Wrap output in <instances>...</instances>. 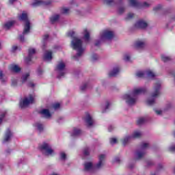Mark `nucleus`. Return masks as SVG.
<instances>
[{"mask_svg":"<svg viewBox=\"0 0 175 175\" xmlns=\"http://www.w3.org/2000/svg\"><path fill=\"white\" fill-rule=\"evenodd\" d=\"M1 49H2V44L0 42V50H1Z\"/></svg>","mask_w":175,"mask_h":175,"instance_id":"69168bd1","label":"nucleus"},{"mask_svg":"<svg viewBox=\"0 0 175 175\" xmlns=\"http://www.w3.org/2000/svg\"><path fill=\"white\" fill-rule=\"evenodd\" d=\"M16 1H17V0H9V4L13 5V3H14V2H16Z\"/></svg>","mask_w":175,"mask_h":175,"instance_id":"13d9d810","label":"nucleus"},{"mask_svg":"<svg viewBox=\"0 0 175 175\" xmlns=\"http://www.w3.org/2000/svg\"><path fill=\"white\" fill-rule=\"evenodd\" d=\"M35 126L37 128L39 132H42V131H43L44 126L42 124V123H36Z\"/></svg>","mask_w":175,"mask_h":175,"instance_id":"c756f323","label":"nucleus"},{"mask_svg":"<svg viewBox=\"0 0 175 175\" xmlns=\"http://www.w3.org/2000/svg\"><path fill=\"white\" fill-rule=\"evenodd\" d=\"M10 70L14 73H20L21 68L17 64H11L10 66Z\"/></svg>","mask_w":175,"mask_h":175,"instance_id":"6ab92c4d","label":"nucleus"},{"mask_svg":"<svg viewBox=\"0 0 175 175\" xmlns=\"http://www.w3.org/2000/svg\"><path fill=\"white\" fill-rule=\"evenodd\" d=\"M29 77V72H27L26 74L23 75L22 77V83H25Z\"/></svg>","mask_w":175,"mask_h":175,"instance_id":"2f4dec72","label":"nucleus"},{"mask_svg":"<svg viewBox=\"0 0 175 175\" xmlns=\"http://www.w3.org/2000/svg\"><path fill=\"white\" fill-rule=\"evenodd\" d=\"M60 107H61V105L58 103L53 105V109H54V110H58V109H59Z\"/></svg>","mask_w":175,"mask_h":175,"instance_id":"e433bc0d","label":"nucleus"},{"mask_svg":"<svg viewBox=\"0 0 175 175\" xmlns=\"http://www.w3.org/2000/svg\"><path fill=\"white\" fill-rule=\"evenodd\" d=\"M148 143H142L141 145V150L136 152L135 158H137V159H141V158H143V157L146 155L145 150L146 148H148Z\"/></svg>","mask_w":175,"mask_h":175,"instance_id":"9b49d317","label":"nucleus"},{"mask_svg":"<svg viewBox=\"0 0 175 175\" xmlns=\"http://www.w3.org/2000/svg\"><path fill=\"white\" fill-rule=\"evenodd\" d=\"M40 113L44 116V117H45V118H50L51 117V113H50V111H49V109H42Z\"/></svg>","mask_w":175,"mask_h":175,"instance_id":"5701e85b","label":"nucleus"},{"mask_svg":"<svg viewBox=\"0 0 175 175\" xmlns=\"http://www.w3.org/2000/svg\"><path fill=\"white\" fill-rule=\"evenodd\" d=\"M142 136V133L140 131H135L133 133L131 137L133 139H138V137H140Z\"/></svg>","mask_w":175,"mask_h":175,"instance_id":"c85d7f7f","label":"nucleus"},{"mask_svg":"<svg viewBox=\"0 0 175 175\" xmlns=\"http://www.w3.org/2000/svg\"><path fill=\"white\" fill-rule=\"evenodd\" d=\"M3 76H4L3 72L2 70H0V80H1L2 81H5L3 80Z\"/></svg>","mask_w":175,"mask_h":175,"instance_id":"09e8293b","label":"nucleus"},{"mask_svg":"<svg viewBox=\"0 0 175 175\" xmlns=\"http://www.w3.org/2000/svg\"><path fill=\"white\" fill-rule=\"evenodd\" d=\"M135 17V14L133 13H129L127 16H126V20H131Z\"/></svg>","mask_w":175,"mask_h":175,"instance_id":"72a5a7b5","label":"nucleus"},{"mask_svg":"<svg viewBox=\"0 0 175 175\" xmlns=\"http://www.w3.org/2000/svg\"><path fill=\"white\" fill-rule=\"evenodd\" d=\"M129 3L133 8L142 9V8H150L151 4L148 2L139 3L137 0H129Z\"/></svg>","mask_w":175,"mask_h":175,"instance_id":"1a4fd4ad","label":"nucleus"},{"mask_svg":"<svg viewBox=\"0 0 175 175\" xmlns=\"http://www.w3.org/2000/svg\"><path fill=\"white\" fill-rule=\"evenodd\" d=\"M120 73V68L119 67H115L113 68L112 70H111L109 73V76L110 77H114V76H117V75Z\"/></svg>","mask_w":175,"mask_h":175,"instance_id":"4be33fe9","label":"nucleus"},{"mask_svg":"<svg viewBox=\"0 0 175 175\" xmlns=\"http://www.w3.org/2000/svg\"><path fill=\"white\" fill-rule=\"evenodd\" d=\"M118 12L119 14H122V13L125 12V8L124 7H119L118 9Z\"/></svg>","mask_w":175,"mask_h":175,"instance_id":"ea45409f","label":"nucleus"},{"mask_svg":"<svg viewBox=\"0 0 175 175\" xmlns=\"http://www.w3.org/2000/svg\"><path fill=\"white\" fill-rule=\"evenodd\" d=\"M12 136H13V134L12 133V131H10V129H7V131H5L3 143L10 142V139L12 138Z\"/></svg>","mask_w":175,"mask_h":175,"instance_id":"a211bd4d","label":"nucleus"},{"mask_svg":"<svg viewBox=\"0 0 175 175\" xmlns=\"http://www.w3.org/2000/svg\"><path fill=\"white\" fill-rule=\"evenodd\" d=\"M44 59L46 62H50L53 59V52L51 51H46L44 53Z\"/></svg>","mask_w":175,"mask_h":175,"instance_id":"dca6fc26","label":"nucleus"},{"mask_svg":"<svg viewBox=\"0 0 175 175\" xmlns=\"http://www.w3.org/2000/svg\"><path fill=\"white\" fill-rule=\"evenodd\" d=\"M84 39L85 42H90V33L87 29L84 30Z\"/></svg>","mask_w":175,"mask_h":175,"instance_id":"cd10ccee","label":"nucleus"},{"mask_svg":"<svg viewBox=\"0 0 175 175\" xmlns=\"http://www.w3.org/2000/svg\"><path fill=\"white\" fill-rule=\"evenodd\" d=\"M18 49V47L17 46H12V51H16V50H17Z\"/></svg>","mask_w":175,"mask_h":175,"instance_id":"bf43d9fd","label":"nucleus"},{"mask_svg":"<svg viewBox=\"0 0 175 175\" xmlns=\"http://www.w3.org/2000/svg\"><path fill=\"white\" fill-rule=\"evenodd\" d=\"M33 102H35V94H29L20 101V107L21 109H25Z\"/></svg>","mask_w":175,"mask_h":175,"instance_id":"0eeeda50","label":"nucleus"},{"mask_svg":"<svg viewBox=\"0 0 175 175\" xmlns=\"http://www.w3.org/2000/svg\"><path fill=\"white\" fill-rule=\"evenodd\" d=\"M49 39V35H45V36H44V38H43V40H47Z\"/></svg>","mask_w":175,"mask_h":175,"instance_id":"680f3d73","label":"nucleus"},{"mask_svg":"<svg viewBox=\"0 0 175 175\" xmlns=\"http://www.w3.org/2000/svg\"><path fill=\"white\" fill-rule=\"evenodd\" d=\"M19 20L25 23L23 34L19 36V40L21 42H24V36L28 35L31 29V23L29 22V20H28V15L25 12H23L22 14L19 16Z\"/></svg>","mask_w":175,"mask_h":175,"instance_id":"20e7f679","label":"nucleus"},{"mask_svg":"<svg viewBox=\"0 0 175 175\" xmlns=\"http://www.w3.org/2000/svg\"><path fill=\"white\" fill-rule=\"evenodd\" d=\"M159 166L160 169H162L163 167V166L161 164L159 165Z\"/></svg>","mask_w":175,"mask_h":175,"instance_id":"0e129e2a","label":"nucleus"},{"mask_svg":"<svg viewBox=\"0 0 175 175\" xmlns=\"http://www.w3.org/2000/svg\"><path fill=\"white\" fill-rule=\"evenodd\" d=\"M168 151H170V152H175V145H172L170 146L168 148Z\"/></svg>","mask_w":175,"mask_h":175,"instance_id":"a19ab883","label":"nucleus"},{"mask_svg":"<svg viewBox=\"0 0 175 175\" xmlns=\"http://www.w3.org/2000/svg\"><path fill=\"white\" fill-rule=\"evenodd\" d=\"M144 122H146V119L144 118H140L137 121L138 125H142V124H144Z\"/></svg>","mask_w":175,"mask_h":175,"instance_id":"473e14b6","label":"nucleus"},{"mask_svg":"<svg viewBox=\"0 0 175 175\" xmlns=\"http://www.w3.org/2000/svg\"><path fill=\"white\" fill-rule=\"evenodd\" d=\"M99 59V56H98V55L96 54H93L92 55V61H96V59Z\"/></svg>","mask_w":175,"mask_h":175,"instance_id":"37998d69","label":"nucleus"},{"mask_svg":"<svg viewBox=\"0 0 175 175\" xmlns=\"http://www.w3.org/2000/svg\"><path fill=\"white\" fill-rule=\"evenodd\" d=\"M14 25V21H8L4 25V28L5 29H9L10 28H12V27H13Z\"/></svg>","mask_w":175,"mask_h":175,"instance_id":"a878e982","label":"nucleus"},{"mask_svg":"<svg viewBox=\"0 0 175 175\" xmlns=\"http://www.w3.org/2000/svg\"><path fill=\"white\" fill-rule=\"evenodd\" d=\"M113 38H114V32L109 30H105L100 34V40L95 43V46H99L102 42L111 40Z\"/></svg>","mask_w":175,"mask_h":175,"instance_id":"39448f33","label":"nucleus"},{"mask_svg":"<svg viewBox=\"0 0 175 175\" xmlns=\"http://www.w3.org/2000/svg\"><path fill=\"white\" fill-rule=\"evenodd\" d=\"M87 87H88V85L87 84H84L81 87V91H84L85 90H86Z\"/></svg>","mask_w":175,"mask_h":175,"instance_id":"3c124183","label":"nucleus"},{"mask_svg":"<svg viewBox=\"0 0 175 175\" xmlns=\"http://www.w3.org/2000/svg\"><path fill=\"white\" fill-rule=\"evenodd\" d=\"M124 59L126 62L131 61V55H129V54L124 55Z\"/></svg>","mask_w":175,"mask_h":175,"instance_id":"4c0bfd02","label":"nucleus"},{"mask_svg":"<svg viewBox=\"0 0 175 175\" xmlns=\"http://www.w3.org/2000/svg\"><path fill=\"white\" fill-rule=\"evenodd\" d=\"M136 49H144L146 47V42L143 40H137L134 44Z\"/></svg>","mask_w":175,"mask_h":175,"instance_id":"aec40b11","label":"nucleus"},{"mask_svg":"<svg viewBox=\"0 0 175 175\" xmlns=\"http://www.w3.org/2000/svg\"><path fill=\"white\" fill-rule=\"evenodd\" d=\"M105 110H107V109H109V107H110V102L107 101L106 103H105Z\"/></svg>","mask_w":175,"mask_h":175,"instance_id":"603ef678","label":"nucleus"},{"mask_svg":"<svg viewBox=\"0 0 175 175\" xmlns=\"http://www.w3.org/2000/svg\"><path fill=\"white\" fill-rule=\"evenodd\" d=\"M154 112L156 114H157V116H161L162 113H163V111L161 109H154Z\"/></svg>","mask_w":175,"mask_h":175,"instance_id":"c03bdc74","label":"nucleus"},{"mask_svg":"<svg viewBox=\"0 0 175 175\" xmlns=\"http://www.w3.org/2000/svg\"><path fill=\"white\" fill-rule=\"evenodd\" d=\"M120 157H116L114 159V162H116L117 163H118V162H120Z\"/></svg>","mask_w":175,"mask_h":175,"instance_id":"4d7b16f0","label":"nucleus"},{"mask_svg":"<svg viewBox=\"0 0 175 175\" xmlns=\"http://www.w3.org/2000/svg\"><path fill=\"white\" fill-rule=\"evenodd\" d=\"M39 148L42 154L46 157H51L55 154L53 148L47 143L42 144L39 146Z\"/></svg>","mask_w":175,"mask_h":175,"instance_id":"423d86ee","label":"nucleus"},{"mask_svg":"<svg viewBox=\"0 0 175 175\" xmlns=\"http://www.w3.org/2000/svg\"><path fill=\"white\" fill-rule=\"evenodd\" d=\"M148 25V23H147V21L140 19L135 23V27L136 28H141V29H144V28H147Z\"/></svg>","mask_w":175,"mask_h":175,"instance_id":"4468645a","label":"nucleus"},{"mask_svg":"<svg viewBox=\"0 0 175 175\" xmlns=\"http://www.w3.org/2000/svg\"><path fill=\"white\" fill-rule=\"evenodd\" d=\"M75 35L76 33L74 31H70L67 33V36L68 38H72L71 41V47L73 50L77 51V55L74 56V58L76 61L84 54L85 49L83 47V41L81 40L75 38Z\"/></svg>","mask_w":175,"mask_h":175,"instance_id":"f257e3e1","label":"nucleus"},{"mask_svg":"<svg viewBox=\"0 0 175 175\" xmlns=\"http://www.w3.org/2000/svg\"><path fill=\"white\" fill-rule=\"evenodd\" d=\"M170 107H172V103H168V104H167L165 109H166V110H169V109H170Z\"/></svg>","mask_w":175,"mask_h":175,"instance_id":"864d4df0","label":"nucleus"},{"mask_svg":"<svg viewBox=\"0 0 175 175\" xmlns=\"http://www.w3.org/2000/svg\"><path fill=\"white\" fill-rule=\"evenodd\" d=\"M51 23H52V24H54V23H57V21H58V20H59V15L58 14H55L53 15L51 18Z\"/></svg>","mask_w":175,"mask_h":175,"instance_id":"393cba45","label":"nucleus"},{"mask_svg":"<svg viewBox=\"0 0 175 175\" xmlns=\"http://www.w3.org/2000/svg\"><path fill=\"white\" fill-rule=\"evenodd\" d=\"M84 170L89 173H94V172H95V167H94V164H92V163L87 162L84 164Z\"/></svg>","mask_w":175,"mask_h":175,"instance_id":"ddd939ff","label":"nucleus"},{"mask_svg":"<svg viewBox=\"0 0 175 175\" xmlns=\"http://www.w3.org/2000/svg\"><path fill=\"white\" fill-rule=\"evenodd\" d=\"M161 81H157L154 84L151 96L146 100V105H148V106H152V105H154L155 99L161 95Z\"/></svg>","mask_w":175,"mask_h":175,"instance_id":"7ed1b4c3","label":"nucleus"},{"mask_svg":"<svg viewBox=\"0 0 175 175\" xmlns=\"http://www.w3.org/2000/svg\"><path fill=\"white\" fill-rule=\"evenodd\" d=\"M12 87H16L17 85V79H13L12 80Z\"/></svg>","mask_w":175,"mask_h":175,"instance_id":"49530a36","label":"nucleus"},{"mask_svg":"<svg viewBox=\"0 0 175 175\" xmlns=\"http://www.w3.org/2000/svg\"><path fill=\"white\" fill-rule=\"evenodd\" d=\"M85 122L88 126H92L94 125V119L90 115H87L85 118Z\"/></svg>","mask_w":175,"mask_h":175,"instance_id":"412c9836","label":"nucleus"},{"mask_svg":"<svg viewBox=\"0 0 175 175\" xmlns=\"http://www.w3.org/2000/svg\"><path fill=\"white\" fill-rule=\"evenodd\" d=\"M104 2L106 5H111L114 2V0H104Z\"/></svg>","mask_w":175,"mask_h":175,"instance_id":"a18cd8bd","label":"nucleus"},{"mask_svg":"<svg viewBox=\"0 0 175 175\" xmlns=\"http://www.w3.org/2000/svg\"><path fill=\"white\" fill-rule=\"evenodd\" d=\"M84 155H90V148L86 147L83 149Z\"/></svg>","mask_w":175,"mask_h":175,"instance_id":"58836bf2","label":"nucleus"},{"mask_svg":"<svg viewBox=\"0 0 175 175\" xmlns=\"http://www.w3.org/2000/svg\"><path fill=\"white\" fill-rule=\"evenodd\" d=\"M29 87H35V85L32 83H31L30 84H29Z\"/></svg>","mask_w":175,"mask_h":175,"instance_id":"e2e57ef3","label":"nucleus"},{"mask_svg":"<svg viewBox=\"0 0 175 175\" xmlns=\"http://www.w3.org/2000/svg\"><path fill=\"white\" fill-rule=\"evenodd\" d=\"M69 8H64L62 9V13H63V14H69Z\"/></svg>","mask_w":175,"mask_h":175,"instance_id":"c9c22d12","label":"nucleus"},{"mask_svg":"<svg viewBox=\"0 0 175 175\" xmlns=\"http://www.w3.org/2000/svg\"><path fill=\"white\" fill-rule=\"evenodd\" d=\"M114 129V126H109L108 127V130H109V132H111Z\"/></svg>","mask_w":175,"mask_h":175,"instance_id":"5fc2aeb1","label":"nucleus"},{"mask_svg":"<svg viewBox=\"0 0 175 175\" xmlns=\"http://www.w3.org/2000/svg\"><path fill=\"white\" fill-rule=\"evenodd\" d=\"M60 159L62 161H65L66 159V154L65 152H60Z\"/></svg>","mask_w":175,"mask_h":175,"instance_id":"f704fd0d","label":"nucleus"},{"mask_svg":"<svg viewBox=\"0 0 175 175\" xmlns=\"http://www.w3.org/2000/svg\"><path fill=\"white\" fill-rule=\"evenodd\" d=\"M110 143H111V144H116L117 143V139L116 138H111Z\"/></svg>","mask_w":175,"mask_h":175,"instance_id":"de8ad7c7","label":"nucleus"},{"mask_svg":"<svg viewBox=\"0 0 175 175\" xmlns=\"http://www.w3.org/2000/svg\"><path fill=\"white\" fill-rule=\"evenodd\" d=\"M152 165H154V162H152V161L148 162V166H152Z\"/></svg>","mask_w":175,"mask_h":175,"instance_id":"052dcab7","label":"nucleus"},{"mask_svg":"<svg viewBox=\"0 0 175 175\" xmlns=\"http://www.w3.org/2000/svg\"><path fill=\"white\" fill-rule=\"evenodd\" d=\"M162 7L161 6V5H157L156 7H154V8H153V10L154 11V12H157V10H160V9Z\"/></svg>","mask_w":175,"mask_h":175,"instance_id":"8fccbe9b","label":"nucleus"},{"mask_svg":"<svg viewBox=\"0 0 175 175\" xmlns=\"http://www.w3.org/2000/svg\"><path fill=\"white\" fill-rule=\"evenodd\" d=\"M131 139H132V137L131 136H126L123 139H122V143L124 146H125L128 142H129V140H131Z\"/></svg>","mask_w":175,"mask_h":175,"instance_id":"7c9ffc66","label":"nucleus"},{"mask_svg":"<svg viewBox=\"0 0 175 175\" xmlns=\"http://www.w3.org/2000/svg\"><path fill=\"white\" fill-rule=\"evenodd\" d=\"M161 59H162L163 62H169L172 61V57L167 55H162Z\"/></svg>","mask_w":175,"mask_h":175,"instance_id":"bb28decb","label":"nucleus"},{"mask_svg":"<svg viewBox=\"0 0 175 175\" xmlns=\"http://www.w3.org/2000/svg\"><path fill=\"white\" fill-rule=\"evenodd\" d=\"M106 159V154H100L98 156V162L96 164L94 167L95 169H101V167H103L105 166V161Z\"/></svg>","mask_w":175,"mask_h":175,"instance_id":"f8f14e48","label":"nucleus"},{"mask_svg":"<svg viewBox=\"0 0 175 175\" xmlns=\"http://www.w3.org/2000/svg\"><path fill=\"white\" fill-rule=\"evenodd\" d=\"M146 92H147L146 88H135L130 93L124 94L123 99L129 106H133L137 102V96Z\"/></svg>","mask_w":175,"mask_h":175,"instance_id":"f03ea898","label":"nucleus"},{"mask_svg":"<svg viewBox=\"0 0 175 175\" xmlns=\"http://www.w3.org/2000/svg\"><path fill=\"white\" fill-rule=\"evenodd\" d=\"M66 65L64 62H59L57 65L56 66L55 71L57 73V78L61 79V77H64L65 75H66Z\"/></svg>","mask_w":175,"mask_h":175,"instance_id":"6e6552de","label":"nucleus"},{"mask_svg":"<svg viewBox=\"0 0 175 175\" xmlns=\"http://www.w3.org/2000/svg\"><path fill=\"white\" fill-rule=\"evenodd\" d=\"M137 77H139V79H143V77H148V79H152V77H155L157 75L152 70H147V71H138L136 73Z\"/></svg>","mask_w":175,"mask_h":175,"instance_id":"9d476101","label":"nucleus"},{"mask_svg":"<svg viewBox=\"0 0 175 175\" xmlns=\"http://www.w3.org/2000/svg\"><path fill=\"white\" fill-rule=\"evenodd\" d=\"M173 136H174V137H175V131L173 133Z\"/></svg>","mask_w":175,"mask_h":175,"instance_id":"338daca9","label":"nucleus"},{"mask_svg":"<svg viewBox=\"0 0 175 175\" xmlns=\"http://www.w3.org/2000/svg\"><path fill=\"white\" fill-rule=\"evenodd\" d=\"M40 5H51V1H43L42 0H36L33 3V6H40Z\"/></svg>","mask_w":175,"mask_h":175,"instance_id":"f3484780","label":"nucleus"},{"mask_svg":"<svg viewBox=\"0 0 175 175\" xmlns=\"http://www.w3.org/2000/svg\"><path fill=\"white\" fill-rule=\"evenodd\" d=\"M5 116H6V112H3L0 115V124H2V121H3V118H5Z\"/></svg>","mask_w":175,"mask_h":175,"instance_id":"79ce46f5","label":"nucleus"},{"mask_svg":"<svg viewBox=\"0 0 175 175\" xmlns=\"http://www.w3.org/2000/svg\"><path fill=\"white\" fill-rule=\"evenodd\" d=\"M38 72V75H39L40 76V75H42V73H43V70H42L41 68L38 69L37 70Z\"/></svg>","mask_w":175,"mask_h":175,"instance_id":"6e6d98bb","label":"nucleus"},{"mask_svg":"<svg viewBox=\"0 0 175 175\" xmlns=\"http://www.w3.org/2000/svg\"><path fill=\"white\" fill-rule=\"evenodd\" d=\"M80 133H81V130L77 128H74L72 130V133H71V136H72V137H75V136H79Z\"/></svg>","mask_w":175,"mask_h":175,"instance_id":"b1692460","label":"nucleus"},{"mask_svg":"<svg viewBox=\"0 0 175 175\" xmlns=\"http://www.w3.org/2000/svg\"><path fill=\"white\" fill-rule=\"evenodd\" d=\"M36 53V50L33 48H30L29 49V56L25 59V62L29 64L32 59V55Z\"/></svg>","mask_w":175,"mask_h":175,"instance_id":"2eb2a0df","label":"nucleus"}]
</instances>
